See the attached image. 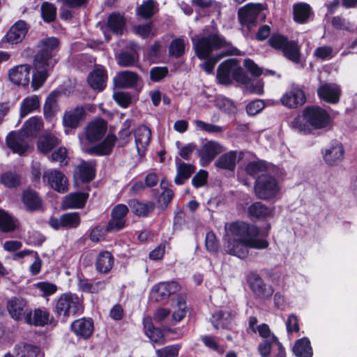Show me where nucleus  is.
<instances>
[{"instance_id":"obj_1","label":"nucleus","mask_w":357,"mask_h":357,"mask_svg":"<svg viewBox=\"0 0 357 357\" xmlns=\"http://www.w3.org/2000/svg\"><path fill=\"white\" fill-rule=\"evenodd\" d=\"M59 44V40L54 37L47 38L39 42L38 47L40 50L36 54L33 62L35 71L31 82L33 90L36 91L42 86L48 76V72L56 63L54 56Z\"/></svg>"},{"instance_id":"obj_2","label":"nucleus","mask_w":357,"mask_h":357,"mask_svg":"<svg viewBox=\"0 0 357 357\" xmlns=\"http://www.w3.org/2000/svg\"><path fill=\"white\" fill-rule=\"evenodd\" d=\"M329 114L318 106L305 107L302 116L295 117L290 123V126L303 134L311 132L312 129H322L330 123Z\"/></svg>"},{"instance_id":"obj_3","label":"nucleus","mask_w":357,"mask_h":357,"mask_svg":"<svg viewBox=\"0 0 357 357\" xmlns=\"http://www.w3.org/2000/svg\"><path fill=\"white\" fill-rule=\"evenodd\" d=\"M192 42L197 56L200 59H207L215 50L229 47L230 43L218 33H211L207 36H195Z\"/></svg>"},{"instance_id":"obj_4","label":"nucleus","mask_w":357,"mask_h":357,"mask_svg":"<svg viewBox=\"0 0 357 357\" xmlns=\"http://www.w3.org/2000/svg\"><path fill=\"white\" fill-rule=\"evenodd\" d=\"M217 79L222 84L229 85L234 81L246 84L249 79L237 60L231 59L220 64L217 70Z\"/></svg>"},{"instance_id":"obj_5","label":"nucleus","mask_w":357,"mask_h":357,"mask_svg":"<svg viewBox=\"0 0 357 357\" xmlns=\"http://www.w3.org/2000/svg\"><path fill=\"white\" fill-rule=\"evenodd\" d=\"M238 18L243 34L248 35L258 22L265 20L266 14L261 3H248L238 9Z\"/></svg>"},{"instance_id":"obj_6","label":"nucleus","mask_w":357,"mask_h":357,"mask_svg":"<svg viewBox=\"0 0 357 357\" xmlns=\"http://www.w3.org/2000/svg\"><path fill=\"white\" fill-rule=\"evenodd\" d=\"M83 308L82 302L77 295L66 293L61 294L57 299L55 312L58 316L67 319L82 313Z\"/></svg>"},{"instance_id":"obj_7","label":"nucleus","mask_w":357,"mask_h":357,"mask_svg":"<svg viewBox=\"0 0 357 357\" xmlns=\"http://www.w3.org/2000/svg\"><path fill=\"white\" fill-rule=\"evenodd\" d=\"M269 45L274 49L280 50L289 60L298 63L300 61V49L298 44L293 40H289L280 34H273L268 40Z\"/></svg>"},{"instance_id":"obj_8","label":"nucleus","mask_w":357,"mask_h":357,"mask_svg":"<svg viewBox=\"0 0 357 357\" xmlns=\"http://www.w3.org/2000/svg\"><path fill=\"white\" fill-rule=\"evenodd\" d=\"M280 191L278 183L275 177L269 174H261L256 181L255 192L261 199H270L275 197Z\"/></svg>"},{"instance_id":"obj_9","label":"nucleus","mask_w":357,"mask_h":357,"mask_svg":"<svg viewBox=\"0 0 357 357\" xmlns=\"http://www.w3.org/2000/svg\"><path fill=\"white\" fill-rule=\"evenodd\" d=\"M229 231L234 237V239L243 241L245 243L266 241L264 238H257L259 229L257 227L244 222H232L229 225Z\"/></svg>"},{"instance_id":"obj_10","label":"nucleus","mask_w":357,"mask_h":357,"mask_svg":"<svg viewBox=\"0 0 357 357\" xmlns=\"http://www.w3.org/2000/svg\"><path fill=\"white\" fill-rule=\"evenodd\" d=\"M268 241H260L258 242L245 243L243 241L233 239L227 241L225 247L226 252L231 255L244 259L248 255V249L254 248L264 250L268 247Z\"/></svg>"},{"instance_id":"obj_11","label":"nucleus","mask_w":357,"mask_h":357,"mask_svg":"<svg viewBox=\"0 0 357 357\" xmlns=\"http://www.w3.org/2000/svg\"><path fill=\"white\" fill-rule=\"evenodd\" d=\"M129 212L128 207L123 204L116 205L111 211V218L109 220L105 231L116 232L126 227V216Z\"/></svg>"},{"instance_id":"obj_12","label":"nucleus","mask_w":357,"mask_h":357,"mask_svg":"<svg viewBox=\"0 0 357 357\" xmlns=\"http://www.w3.org/2000/svg\"><path fill=\"white\" fill-rule=\"evenodd\" d=\"M29 31V26L24 20H18L7 31L1 40V43L9 45H17L25 38Z\"/></svg>"},{"instance_id":"obj_13","label":"nucleus","mask_w":357,"mask_h":357,"mask_svg":"<svg viewBox=\"0 0 357 357\" xmlns=\"http://www.w3.org/2000/svg\"><path fill=\"white\" fill-rule=\"evenodd\" d=\"M85 114L86 111L83 106H77L64 113L62 118V124L66 135H68L72 130L79 127Z\"/></svg>"},{"instance_id":"obj_14","label":"nucleus","mask_w":357,"mask_h":357,"mask_svg":"<svg viewBox=\"0 0 357 357\" xmlns=\"http://www.w3.org/2000/svg\"><path fill=\"white\" fill-rule=\"evenodd\" d=\"M180 289V285L175 281L159 282L152 287L151 296L155 301H161L178 292Z\"/></svg>"},{"instance_id":"obj_15","label":"nucleus","mask_w":357,"mask_h":357,"mask_svg":"<svg viewBox=\"0 0 357 357\" xmlns=\"http://www.w3.org/2000/svg\"><path fill=\"white\" fill-rule=\"evenodd\" d=\"M258 351L261 357H286L284 348L278 338L262 340L258 345Z\"/></svg>"},{"instance_id":"obj_16","label":"nucleus","mask_w":357,"mask_h":357,"mask_svg":"<svg viewBox=\"0 0 357 357\" xmlns=\"http://www.w3.org/2000/svg\"><path fill=\"white\" fill-rule=\"evenodd\" d=\"M248 282L253 293L260 298H266L273 294V287L264 282L261 278L255 273L248 275Z\"/></svg>"},{"instance_id":"obj_17","label":"nucleus","mask_w":357,"mask_h":357,"mask_svg":"<svg viewBox=\"0 0 357 357\" xmlns=\"http://www.w3.org/2000/svg\"><path fill=\"white\" fill-rule=\"evenodd\" d=\"M280 101L284 106L288 108H297L303 105L306 99L304 91L301 88L293 86L283 94Z\"/></svg>"},{"instance_id":"obj_18","label":"nucleus","mask_w":357,"mask_h":357,"mask_svg":"<svg viewBox=\"0 0 357 357\" xmlns=\"http://www.w3.org/2000/svg\"><path fill=\"white\" fill-rule=\"evenodd\" d=\"M43 179L47 180L51 188L59 193H64L68 189L67 178L60 171L47 170L43 174Z\"/></svg>"},{"instance_id":"obj_19","label":"nucleus","mask_w":357,"mask_h":357,"mask_svg":"<svg viewBox=\"0 0 357 357\" xmlns=\"http://www.w3.org/2000/svg\"><path fill=\"white\" fill-rule=\"evenodd\" d=\"M237 314L236 310H218L213 314L211 323L217 329H230Z\"/></svg>"},{"instance_id":"obj_20","label":"nucleus","mask_w":357,"mask_h":357,"mask_svg":"<svg viewBox=\"0 0 357 357\" xmlns=\"http://www.w3.org/2000/svg\"><path fill=\"white\" fill-rule=\"evenodd\" d=\"M222 146L216 141H208L199 151V156L203 165L209 164L220 153L224 151Z\"/></svg>"},{"instance_id":"obj_21","label":"nucleus","mask_w":357,"mask_h":357,"mask_svg":"<svg viewBox=\"0 0 357 357\" xmlns=\"http://www.w3.org/2000/svg\"><path fill=\"white\" fill-rule=\"evenodd\" d=\"M7 310L13 319L20 320L29 313L27 302L23 298L13 297L7 302Z\"/></svg>"},{"instance_id":"obj_22","label":"nucleus","mask_w":357,"mask_h":357,"mask_svg":"<svg viewBox=\"0 0 357 357\" xmlns=\"http://www.w3.org/2000/svg\"><path fill=\"white\" fill-rule=\"evenodd\" d=\"M317 94L325 102L335 104L340 100L341 89L336 84L324 83L317 89Z\"/></svg>"},{"instance_id":"obj_23","label":"nucleus","mask_w":357,"mask_h":357,"mask_svg":"<svg viewBox=\"0 0 357 357\" xmlns=\"http://www.w3.org/2000/svg\"><path fill=\"white\" fill-rule=\"evenodd\" d=\"M30 70L31 66L28 64L15 66L9 70V79L15 85L25 86L30 81Z\"/></svg>"},{"instance_id":"obj_24","label":"nucleus","mask_w":357,"mask_h":357,"mask_svg":"<svg viewBox=\"0 0 357 357\" xmlns=\"http://www.w3.org/2000/svg\"><path fill=\"white\" fill-rule=\"evenodd\" d=\"M6 144L13 153L19 155L24 154L28 149L25 136L21 132H10L6 137Z\"/></svg>"},{"instance_id":"obj_25","label":"nucleus","mask_w":357,"mask_h":357,"mask_svg":"<svg viewBox=\"0 0 357 357\" xmlns=\"http://www.w3.org/2000/svg\"><path fill=\"white\" fill-rule=\"evenodd\" d=\"M72 331L77 337L88 339L93 333V322L91 319L81 318L74 321L70 326Z\"/></svg>"},{"instance_id":"obj_26","label":"nucleus","mask_w":357,"mask_h":357,"mask_svg":"<svg viewBox=\"0 0 357 357\" xmlns=\"http://www.w3.org/2000/svg\"><path fill=\"white\" fill-rule=\"evenodd\" d=\"M106 130V122L102 119H97L87 126L86 130V138L91 142L98 141L105 135Z\"/></svg>"},{"instance_id":"obj_27","label":"nucleus","mask_w":357,"mask_h":357,"mask_svg":"<svg viewBox=\"0 0 357 357\" xmlns=\"http://www.w3.org/2000/svg\"><path fill=\"white\" fill-rule=\"evenodd\" d=\"M151 130L146 126H139L135 131V141L139 155L144 154L151 140Z\"/></svg>"},{"instance_id":"obj_28","label":"nucleus","mask_w":357,"mask_h":357,"mask_svg":"<svg viewBox=\"0 0 357 357\" xmlns=\"http://www.w3.org/2000/svg\"><path fill=\"white\" fill-rule=\"evenodd\" d=\"M87 81L90 86L97 91H102L107 85V75L106 70L98 67L95 68L88 75Z\"/></svg>"},{"instance_id":"obj_29","label":"nucleus","mask_w":357,"mask_h":357,"mask_svg":"<svg viewBox=\"0 0 357 357\" xmlns=\"http://www.w3.org/2000/svg\"><path fill=\"white\" fill-rule=\"evenodd\" d=\"M61 94L60 91H53L49 94L45 102L43 114L47 121H52L56 113L59 111L58 99Z\"/></svg>"},{"instance_id":"obj_30","label":"nucleus","mask_w":357,"mask_h":357,"mask_svg":"<svg viewBox=\"0 0 357 357\" xmlns=\"http://www.w3.org/2000/svg\"><path fill=\"white\" fill-rule=\"evenodd\" d=\"M89 194L86 192H73L64 197L62 202L63 208H82L84 206Z\"/></svg>"},{"instance_id":"obj_31","label":"nucleus","mask_w":357,"mask_h":357,"mask_svg":"<svg viewBox=\"0 0 357 357\" xmlns=\"http://www.w3.org/2000/svg\"><path fill=\"white\" fill-rule=\"evenodd\" d=\"M50 313L45 308H37L25 316V321L30 325L44 326L48 323Z\"/></svg>"},{"instance_id":"obj_32","label":"nucleus","mask_w":357,"mask_h":357,"mask_svg":"<svg viewBox=\"0 0 357 357\" xmlns=\"http://www.w3.org/2000/svg\"><path fill=\"white\" fill-rule=\"evenodd\" d=\"M125 24L126 21L123 16L119 13H112L108 17L107 26H102L101 29L103 31L107 40H109L106 33V29L109 28L112 31L116 33V34H121Z\"/></svg>"},{"instance_id":"obj_33","label":"nucleus","mask_w":357,"mask_h":357,"mask_svg":"<svg viewBox=\"0 0 357 357\" xmlns=\"http://www.w3.org/2000/svg\"><path fill=\"white\" fill-rule=\"evenodd\" d=\"M238 155H239V158H241L243 153L231 151L222 155L215 162L216 167L227 170H234L236 167Z\"/></svg>"},{"instance_id":"obj_34","label":"nucleus","mask_w":357,"mask_h":357,"mask_svg":"<svg viewBox=\"0 0 357 357\" xmlns=\"http://www.w3.org/2000/svg\"><path fill=\"white\" fill-rule=\"evenodd\" d=\"M139 80L137 73L128 70L118 73L114 78V84L119 88H129L134 86Z\"/></svg>"},{"instance_id":"obj_35","label":"nucleus","mask_w":357,"mask_h":357,"mask_svg":"<svg viewBox=\"0 0 357 357\" xmlns=\"http://www.w3.org/2000/svg\"><path fill=\"white\" fill-rule=\"evenodd\" d=\"M344 153L342 145L340 143H336L326 149L324 158L329 165H335L343 159Z\"/></svg>"},{"instance_id":"obj_36","label":"nucleus","mask_w":357,"mask_h":357,"mask_svg":"<svg viewBox=\"0 0 357 357\" xmlns=\"http://www.w3.org/2000/svg\"><path fill=\"white\" fill-rule=\"evenodd\" d=\"M177 174L174 181L177 185H181L184 181L190 177L195 171V167L192 165L186 164L179 159H176Z\"/></svg>"},{"instance_id":"obj_37","label":"nucleus","mask_w":357,"mask_h":357,"mask_svg":"<svg viewBox=\"0 0 357 357\" xmlns=\"http://www.w3.org/2000/svg\"><path fill=\"white\" fill-rule=\"evenodd\" d=\"M143 324L146 335L152 342L159 344L164 342L163 333L161 329L153 326L151 317H145L143 320Z\"/></svg>"},{"instance_id":"obj_38","label":"nucleus","mask_w":357,"mask_h":357,"mask_svg":"<svg viewBox=\"0 0 357 357\" xmlns=\"http://www.w3.org/2000/svg\"><path fill=\"white\" fill-rule=\"evenodd\" d=\"M128 205L135 215L142 217L149 215L155 208V204L153 202L144 203L137 199H131Z\"/></svg>"},{"instance_id":"obj_39","label":"nucleus","mask_w":357,"mask_h":357,"mask_svg":"<svg viewBox=\"0 0 357 357\" xmlns=\"http://www.w3.org/2000/svg\"><path fill=\"white\" fill-rule=\"evenodd\" d=\"M43 128L42 119L38 116H32L25 121L21 132L26 137H35L38 131Z\"/></svg>"},{"instance_id":"obj_40","label":"nucleus","mask_w":357,"mask_h":357,"mask_svg":"<svg viewBox=\"0 0 357 357\" xmlns=\"http://www.w3.org/2000/svg\"><path fill=\"white\" fill-rule=\"evenodd\" d=\"M114 262V259L109 252H101L99 253L96 259V269L100 273H107L112 268Z\"/></svg>"},{"instance_id":"obj_41","label":"nucleus","mask_w":357,"mask_h":357,"mask_svg":"<svg viewBox=\"0 0 357 357\" xmlns=\"http://www.w3.org/2000/svg\"><path fill=\"white\" fill-rule=\"evenodd\" d=\"M59 143L60 140L56 136L46 133L39 137L37 147L40 152L46 153L52 151Z\"/></svg>"},{"instance_id":"obj_42","label":"nucleus","mask_w":357,"mask_h":357,"mask_svg":"<svg viewBox=\"0 0 357 357\" xmlns=\"http://www.w3.org/2000/svg\"><path fill=\"white\" fill-rule=\"evenodd\" d=\"M40 107V99L36 95L25 98L20 104V115L24 118Z\"/></svg>"},{"instance_id":"obj_43","label":"nucleus","mask_w":357,"mask_h":357,"mask_svg":"<svg viewBox=\"0 0 357 357\" xmlns=\"http://www.w3.org/2000/svg\"><path fill=\"white\" fill-rule=\"evenodd\" d=\"M115 142L114 135H108L100 144L91 148L88 152L98 155H107L112 151Z\"/></svg>"},{"instance_id":"obj_44","label":"nucleus","mask_w":357,"mask_h":357,"mask_svg":"<svg viewBox=\"0 0 357 357\" xmlns=\"http://www.w3.org/2000/svg\"><path fill=\"white\" fill-rule=\"evenodd\" d=\"M248 212L250 216L255 218H265L273 215V208L259 202L251 204L248 208Z\"/></svg>"},{"instance_id":"obj_45","label":"nucleus","mask_w":357,"mask_h":357,"mask_svg":"<svg viewBox=\"0 0 357 357\" xmlns=\"http://www.w3.org/2000/svg\"><path fill=\"white\" fill-rule=\"evenodd\" d=\"M293 352L298 357H312L313 351L309 339L303 337L296 341Z\"/></svg>"},{"instance_id":"obj_46","label":"nucleus","mask_w":357,"mask_h":357,"mask_svg":"<svg viewBox=\"0 0 357 357\" xmlns=\"http://www.w3.org/2000/svg\"><path fill=\"white\" fill-rule=\"evenodd\" d=\"M95 165L93 161L82 162L77 167V174L82 181L89 182L95 177Z\"/></svg>"},{"instance_id":"obj_47","label":"nucleus","mask_w":357,"mask_h":357,"mask_svg":"<svg viewBox=\"0 0 357 357\" xmlns=\"http://www.w3.org/2000/svg\"><path fill=\"white\" fill-rule=\"evenodd\" d=\"M191 3L196 8L197 12L212 13L220 12V6L214 0H191Z\"/></svg>"},{"instance_id":"obj_48","label":"nucleus","mask_w":357,"mask_h":357,"mask_svg":"<svg viewBox=\"0 0 357 357\" xmlns=\"http://www.w3.org/2000/svg\"><path fill=\"white\" fill-rule=\"evenodd\" d=\"M238 50L236 48H229L228 50L223 54H218L213 57L209 58L206 60L202 65V68L208 74H211L216 64L223 56L229 54H238Z\"/></svg>"},{"instance_id":"obj_49","label":"nucleus","mask_w":357,"mask_h":357,"mask_svg":"<svg viewBox=\"0 0 357 357\" xmlns=\"http://www.w3.org/2000/svg\"><path fill=\"white\" fill-rule=\"evenodd\" d=\"M310 14V6L305 3H300L294 6V18L298 23L307 21Z\"/></svg>"},{"instance_id":"obj_50","label":"nucleus","mask_w":357,"mask_h":357,"mask_svg":"<svg viewBox=\"0 0 357 357\" xmlns=\"http://www.w3.org/2000/svg\"><path fill=\"white\" fill-rule=\"evenodd\" d=\"M17 355L20 357H37L40 353L39 347L28 344H20L15 346Z\"/></svg>"},{"instance_id":"obj_51","label":"nucleus","mask_w":357,"mask_h":357,"mask_svg":"<svg viewBox=\"0 0 357 357\" xmlns=\"http://www.w3.org/2000/svg\"><path fill=\"white\" fill-rule=\"evenodd\" d=\"M135 51L136 48L133 47ZM138 61V55L136 52H123L117 56V63L122 67H130L134 66Z\"/></svg>"},{"instance_id":"obj_52","label":"nucleus","mask_w":357,"mask_h":357,"mask_svg":"<svg viewBox=\"0 0 357 357\" xmlns=\"http://www.w3.org/2000/svg\"><path fill=\"white\" fill-rule=\"evenodd\" d=\"M41 17L47 23L54 22L56 17V7L52 3L45 1L40 6Z\"/></svg>"},{"instance_id":"obj_53","label":"nucleus","mask_w":357,"mask_h":357,"mask_svg":"<svg viewBox=\"0 0 357 357\" xmlns=\"http://www.w3.org/2000/svg\"><path fill=\"white\" fill-rule=\"evenodd\" d=\"M17 226L15 220L6 211L0 209V229L3 231H13Z\"/></svg>"},{"instance_id":"obj_54","label":"nucleus","mask_w":357,"mask_h":357,"mask_svg":"<svg viewBox=\"0 0 357 357\" xmlns=\"http://www.w3.org/2000/svg\"><path fill=\"white\" fill-rule=\"evenodd\" d=\"M23 203L29 210H36L40 206L41 202L37 193L35 192L27 190L23 193Z\"/></svg>"},{"instance_id":"obj_55","label":"nucleus","mask_w":357,"mask_h":357,"mask_svg":"<svg viewBox=\"0 0 357 357\" xmlns=\"http://www.w3.org/2000/svg\"><path fill=\"white\" fill-rule=\"evenodd\" d=\"M173 303H175L176 310H174L172 313V319L175 323L181 321L186 315V303L185 300L178 296L173 300Z\"/></svg>"},{"instance_id":"obj_56","label":"nucleus","mask_w":357,"mask_h":357,"mask_svg":"<svg viewBox=\"0 0 357 357\" xmlns=\"http://www.w3.org/2000/svg\"><path fill=\"white\" fill-rule=\"evenodd\" d=\"M192 123L197 130L204 131L210 134L221 133L225 130V127L208 123L201 120L196 119Z\"/></svg>"},{"instance_id":"obj_57","label":"nucleus","mask_w":357,"mask_h":357,"mask_svg":"<svg viewBox=\"0 0 357 357\" xmlns=\"http://www.w3.org/2000/svg\"><path fill=\"white\" fill-rule=\"evenodd\" d=\"M34 287L41 293L40 295L43 297L53 295L58 290V287L55 284L47 281L38 282L34 284Z\"/></svg>"},{"instance_id":"obj_58","label":"nucleus","mask_w":357,"mask_h":357,"mask_svg":"<svg viewBox=\"0 0 357 357\" xmlns=\"http://www.w3.org/2000/svg\"><path fill=\"white\" fill-rule=\"evenodd\" d=\"M63 227L65 228H76L80 223V217L78 213H66L61 215Z\"/></svg>"},{"instance_id":"obj_59","label":"nucleus","mask_w":357,"mask_h":357,"mask_svg":"<svg viewBox=\"0 0 357 357\" xmlns=\"http://www.w3.org/2000/svg\"><path fill=\"white\" fill-rule=\"evenodd\" d=\"M79 289L87 293H96L103 288L102 282L91 283L89 280L79 278L78 282Z\"/></svg>"},{"instance_id":"obj_60","label":"nucleus","mask_w":357,"mask_h":357,"mask_svg":"<svg viewBox=\"0 0 357 357\" xmlns=\"http://www.w3.org/2000/svg\"><path fill=\"white\" fill-rule=\"evenodd\" d=\"M155 12V2L153 0L144 2L137 9V14L145 19L151 17Z\"/></svg>"},{"instance_id":"obj_61","label":"nucleus","mask_w":357,"mask_h":357,"mask_svg":"<svg viewBox=\"0 0 357 357\" xmlns=\"http://www.w3.org/2000/svg\"><path fill=\"white\" fill-rule=\"evenodd\" d=\"M50 160L59 162L60 165H66L69 160L66 149L65 147H59L52 152L50 156Z\"/></svg>"},{"instance_id":"obj_62","label":"nucleus","mask_w":357,"mask_h":357,"mask_svg":"<svg viewBox=\"0 0 357 357\" xmlns=\"http://www.w3.org/2000/svg\"><path fill=\"white\" fill-rule=\"evenodd\" d=\"M185 43L181 38L173 40L169 46V54L175 57L181 56L185 50Z\"/></svg>"},{"instance_id":"obj_63","label":"nucleus","mask_w":357,"mask_h":357,"mask_svg":"<svg viewBox=\"0 0 357 357\" xmlns=\"http://www.w3.org/2000/svg\"><path fill=\"white\" fill-rule=\"evenodd\" d=\"M1 182L8 188H13L19 184L18 176L11 172L3 173L0 177Z\"/></svg>"},{"instance_id":"obj_64","label":"nucleus","mask_w":357,"mask_h":357,"mask_svg":"<svg viewBox=\"0 0 357 357\" xmlns=\"http://www.w3.org/2000/svg\"><path fill=\"white\" fill-rule=\"evenodd\" d=\"M178 350V345H170L157 350V354L159 357H176Z\"/></svg>"}]
</instances>
